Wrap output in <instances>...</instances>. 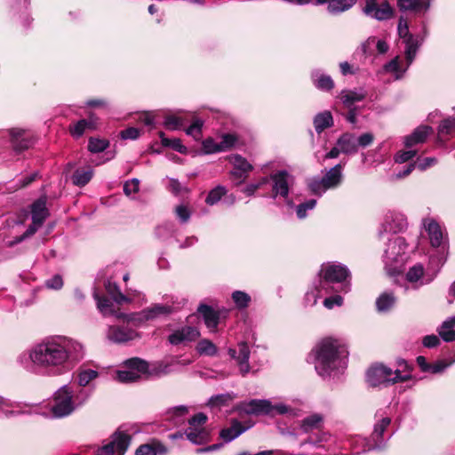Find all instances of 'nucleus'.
Returning a JSON list of instances; mask_svg holds the SVG:
<instances>
[{"mask_svg": "<svg viewBox=\"0 0 455 455\" xmlns=\"http://www.w3.org/2000/svg\"><path fill=\"white\" fill-rule=\"evenodd\" d=\"M18 361L27 371L49 374L57 366V338L44 339L28 353L21 354Z\"/></svg>", "mask_w": 455, "mask_h": 455, "instance_id": "obj_1", "label": "nucleus"}, {"mask_svg": "<svg viewBox=\"0 0 455 455\" xmlns=\"http://www.w3.org/2000/svg\"><path fill=\"white\" fill-rule=\"evenodd\" d=\"M347 351L339 340L331 338L322 339L313 349L309 357H313L315 369L323 377L329 376L340 363L342 358L347 357Z\"/></svg>", "mask_w": 455, "mask_h": 455, "instance_id": "obj_2", "label": "nucleus"}, {"mask_svg": "<svg viewBox=\"0 0 455 455\" xmlns=\"http://www.w3.org/2000/svg\"><path fill=\"white\" fill-rule=\"evenodd\" d=\"M399 369L393 371L383 364L371 366L366 373V380L371 387L391 385L411 379L410 368L404 360L398 361Z\"/></svg>", "mask_w": 455, "mask_h": 455, "instance_id": "obj_3", "label": "nucleus"}, {"mask_svg": "<svg viewBox=\"0 0 455 455\" xmlns=\"http://www.w3.org/2000/svg\"><path fill=\"white\" fill-rule=\"evenodd\" d=\"M84 357L83 347L66 336H59V365L65 371L71 370Z\"/></svg>", "mask_w": 455, "mask_h": 455, "instance_id": "obj_4", "label": "nucleus"}, {"mask_svg": "<svg viewBox=\"0 0 455 455\" xmlns=\"http://www.w3.org/2000/svg\"><path fill=\"white\" fill-rule=\"evenodd\" d=\"M321 272L323 275L321 286L327 292L329 291L330 285L334 283L339 285V289H336V291H348V283H346V280L349 276V271L347 267L340 264L329 263L322 267Z\"/></svg>", "mask_w": 455, "mask_h": 455, "instance_id": "obj_5", "label": "nucleus"}, {"mask_svg": "<svg viewBox=\"0 0 455 455\" xmlns=\"http://www.w3.org/2000/svg\"><path fill=\"white\" fill-rule=\"evenodd\" d=\"M238 411L248 415H275L285 414L289 408L283 404L273 405L268 400L252 399L242 402L237 406Z\"/></svg>", "mask_w": 455, "mask_h": 455, "instance_id": "obj_6", "label": "nucleus"}, {"mask_svg": "<svg viewBox=\"0 0 455 455\" xmlns=\"http://www.w3.org/2000/svg\"><path fill=\"white\" fill-rule=\"evenodd\" d=\"M406 249L407 243L403 237L393 235L388 239L384 254V262L386 268L390 274L395 272L397 265L403 263Z\"/></svg>", "mask_w": 455, "mask_h": 455, "instance_id": "obj_7", "label": "nucleus"}, {"mask_svg": "<svg viewBox=\"0 0 455 455\" xmlns=\"http://www.w3.org/2000/svg\"><path fill=\"white\" fill-rule=\"evenodd\" d=\"M31 216L32 224L28 228L23 235L15 238L13 243H20L26 238L33 235L49 216V211L46 207V200L44 198H39L32 204Z\"/></svg>", "mask_w": 455, "mask_h": 455, "instance_id": "obj_8", "label": "nucleus"}, {"mask_svg": "<svg viewBox=\"0 0 455 455\" xmlns=\"http://www.w3.org/2000/svg\"><path fill=\"white\" fill-rule=\"evenodd\" d=\"M126 369L116 371V379L122 383L137 381L148 369V362L138 357L131 358L125 362Z\"/></svg>", "mask_w": 455, "mask_h": 455, "instance_id": "obj_9", "label": "nucleus"}, {"mask_svg": "<svg viewBox=\"0 0 455 455\" xmlns=\"http://www.w3.org/2000/svg\"><path fill=\"white\" fill-rule=\"evenodd\" d=\"M82 403H76L74 392L68 386H63L59 389V418L70 415Z\"/></svg>", "mask_w": 455, "mask_h": 455, "instance_id": "obj_10", "label": "nucleus"}, {"mask_svg": "<svg viewBox=\"0 0 455 455\" xmlns=\"http://www.w3.org/2000/svg\"><path fill=\"white\" fill-rule=\"evenodd\" d=\"M273 181L272 197L281 196L286 198L289 195V187L292 181V177L287 171H278L270 175L268 180Z\"/></svg>", "mask_w": 455, "mask_h": 455, "instance_id": "obj_11", "label": "nucleus"}, {"mask_svg": "<svg viewBox=\"0 0 455 455\" xmlns=\"http://www.w3.org/2000/svg\"><path fill=\"white\" fill-rule=\"evenodd\" d=\"M363 12L378 20H386L393 16V9L387 1L379 4L377 0H365Z\"/></svg>", "mask_w": 455, "mask_h": 455, "instance_id": "obj_12", "label": "nucleus"}, {"mask_svg": "<svg viewBox=\"0 0 455 455\" xmlns=\"http://www.w3.org/2000/svg\"><path fill=\"white\" fill-rule=\"evenodd\" d=\"M435 275L436 273L429 274L428 271H425L423 266L418 263L409 268L406 273V280L415 284V287H419L432 282Z\"/></svg>", "mask_w": 455, "mask_h": 455, "instance_id": "obj_13", "label": "nucleus"}, {"mask_svg": "<svg viewBox=\"0 0 455 455\" xmlns=\"http://www.w3.org/2000/svg\"><path fill=\"white\" fill-rule=\"evenodd\" d=\"M228 355L235 359L240 372L243 375H245L250 371V364H249V357H250V349L245 342H240L237 345V348H229Z\"/></svg>", "mask_w": 455, "mask_h": 455, "instance_id": "obj_14", "label": "nucleus"}, {"mask_svg": "<svg viewBox=\"0 0 455 455\" xmlns=\"http://www.w3.org/2000/svg\"><path fill=\"white\" fill-rule=\"evenodd\" d=\"M199 335L200 332L196 327L185 326L170 334L168 340L172 345L177 346L196 340Z\"/></svg>", "mask_w": 455, "mask_h": 455, "instance_id": "obj_15", "label": "nucleus"}, {"mask_svg": "<svg viewBox=\"0 0 455 455\" xmlns=\"http://www.w3.org/2000/svg\"><path fill=\"white\" fill-rule=\"evenodd\" d=\"M406 226L407 221L403 214L395 212H387L382 224L385 232L394 234L401 232Z\"/></svg>", "mask_w": 455, "mask_h": 455, "instance_id": "obj_16", "label": "nucleus"}, {"mask_svg": "<svg viewBox=\"0 0 455 455\" xmlns=\"http://www.w3.org/2000/svg\"><path fill=\"white\" fill-rule=\"evenodd\" d=\"M182 364L187 365L190 363V361H183L180 360H172L171 363H165L164 361L155 362L153 363H148V369L145 371L144 374H147L149 377H161L166 374H169L173 371V366L175 364Z\"/></svg>", "mask_w": 455, "mask_h": 455, "instance_id": "obj_17", "label": "nucleus"}, {"mask_svg": "<svg viewBox=\"0 0 455 455\" xmlns=\"http://www.w3.org/2000/svg\"><path fill=\"white\" fill-rule=\"evenodd\" d=\"M137 332L128 326H110L108 331V338L116 343L127 342L134 339Z\"/></svg>", "mask_w": 455, "mask_h": 455, "instance_id": "obj_18", "label": "nucleus"}, {"mask_svg": "<svg viewBox=\"0 0 455 455\" xmlns=\"http://www.w3.org/2000/svg\"><path fill=\"white\" fill-rule=\"evenodd\" d=\"M98 126V118L93 115L90 114L88 119H82L73 125L69 126L70 134L78 139L84 135L86 131H94Z\"/></svg>", "mask_w": 455, "mask_h": 455, "instance_id": "obj_19", "label": "nucleus"}, {"mask_svg": "<svg viewBox=\"0 0 455 455\" xmlns=\"http://www.w3.org/2000/svg\"><path fill=\"white\" fill-rule=\"evenodd\" d=\"M10 135L12 145L16 152L28 148L33 143L25 130L13 128L10 131Z\"/></svg>", "mask_w": 455, "mask_h": 455, "instance_id": "obj_20", "label": "nucleus"}, {"mask_svg": "<svg viewBox=\"0 0 455 455\" xmlns=\"http://www.w3.org/2000/svg\"><path fill=\"white\" fill-rule=\"evenodd\" d=\"M423 225L428 234L432 246L439 247L443 240V233L440 225L433 219L424 220Z\"/></svg>", "mask_w": 455, "mask_h": 455, "instance_id": "obj_21", "label": "nucleus"}, {"mask_svg": "<svg viewBox=\"0 0 455 455\" xmlns=\"http://www.w3.org/2000/svg\"><path fill=\"white\" fill-rule=\"evenodd\" d=\"M317 4H327V10L331 14H339L348 11L356 0H316Z\"/></svg>", "mask_w": 455, "mask_h": 455, "instance_id": "obj_22", "label": "nucleus"}, {"mask_svg": "<svg viewBox=\"0 0 455 455\" xmlns=\"http://www.w3.org/2000/svg\"><path fill=\"white\" fill-rule=\"evenodd\" d=\"M198 313L202 315L210 331H215L220 320L219 313L207 305H201L198 307Z\"/></svg>", "mask_w": 455, "mask_h": 455, "instance_id": "obj_23", "label": "nucleus"}, {"mask_svg": "<svg viewBox=\"0 0 455 455\" xmlns=\"http://www.w3.org/2000/svg\"><path fill=\"white\" fill-rule=\"evenodd\" d=\"M251 427V426L243 427L240 421L233 420L229 427H226L220 431V436L224 440L225 443H230L243 433H244Z\"/></svg>", "mask_w": 455, "mask_h": 455, "instance_id": "obj_24", "label": "nucleus"}, {"mask_svg": "<svg viewBox=\"0 0 455 455\" xmlns=\"http://www.w3.org/2000/svg\"><path fill=\"white\" fill-rule=\"evenodd\" d=\"M172 311V307L157 304L139 313L137 319L139 321H148L161 315H169Z\"/></svg>", "mask_w": 455, "mask_h": 455, "instance_id": "obj_25", "label": "nucleus"}, {"mask_svg": "<svg viewBox=\"0 0 455 455\" xmlns=\"http://www.w3.org/2000/svg\"><path fill=\"white\" fill-rule=\"evenodd\" d=\"M391 419L388 417L383 418L379 422L376 423L374 426V430L372 433V438L376 442L375 444H367V448H364L363 451H371L374 449L380 448V444L379 442L382 439L383 434L386 428L390 425Z\"/></svg>", "mask_w": 455, "mask_h": 455, "instance_id": "obj_26", "label": "nucleus"}, {"mask_svg": "<svg viewBox=\"0 0 455 455\" xmlns=\"http://www.w3.org/2000/svg\"><path fill=\"white\" fill-rule=\"evenodd\" d=\"M432 129L429 126H419L409 136L404 139V145L406 148L422 143L426 140Z\"/></svg>", "mask_w": 455, "mask_h": 455, "instance_id": "obj_27", "label": "nucleus"}, {"mask_svg": "<svg viewBox=\"0 0 455 455\" xmlns=\"http://www.w3.org/2000/svg\"><path fill=\"white\" fill-rule=\"evenodd\" d=\"M341 153L355 154L357 152V144L355 136L351 133H345L337 141Z\"/></svg>", "mask_w": 455, "mask_h": 455, "instance_id": "obj_28", "label": "nucleus"}, {"mask_svg": "<svg viewBox=\"0 0 455 455\" xmlns=\"http://www.w3.org/2000/svg\"><path fill=\"white\" fill-rule=\"evenodd\" d=\"M322 179L325 184V188L337 187L342 179L341 165L339 164L331 168Z\"/></svg>", "mask_w": 455, "mask_h": 455, "instance_id": "obj_29", "label": "nucleus"}, {"mask_svg": "<svg viewBox=\"0 0 455 455\" xmlns=\"http://www.w3.org/2000/svg\"><path fill=\"white\" fill-rule=\"evenodd\" d=\"M167 449L159 442H152L151 443H146L140 445L137 450L136 455H157L165 454Z\"/></svg>", "mask_w": 455, "mask_h": 455, "instance_id": "obj_30", "label": "nucleus"}, {"mask_svg": "<svg viewBox=\"0 0 455 455\" xmlns=\"http://www.w3.org/2000/svg\"><path fill=\"white\" fill-rule=\"evenodd\" d=\"M366 93L363 90H344L340 93V100L344 105L350 108L354 103L363 100Z\"/></svg>", "mask_w": 455, "mask_h": 455, "instance_id": "obj_31", "label": "nucleus"}, {"mask_svg": "<svg viewBox=\"0 0 455 455\" xmlns=\"http://www.w3.org/2000/svg\"><path fill=\"white\" fill-rule=\"evenodd\" d=\"M312 80L315 86L319 90L330 91L334 86L331 77L322 74L319 70H315L312 73Z\"/></svg>", "mask_w": 455, "mask_h": 455, "instance_id": "obj_32", "label": "nucleus"}, {"mask_svg": "<svg viewBox=\"0 0 455 455\" xmlns=\"http://www.w3.org/2000/svg\"><path fill=\"white\" fill-rule=\"evenodd\" d=\"M187 438L195 444H203L208 440V432L204 428L190 426L185 432Z\"/></svg>", "mask_w": 455, "mask_h": 455, "instance_id": "obj_33", "label": "nucleus"}, {"mask_svg": "<svg viewBox=\"0 0 455 455\" xmlns=\"http://www.w3.org/2000/svg\"><path fill=\"white\" fill-rule=\"evenodd\" d=\"M397 4L402 11H419L429 8V0H397Z\"/></svg>", "mask_w": 455, "mask_h": 455, "instance_id": "obj_34", "label": "nucleus"}, {"mask_svg": "<svg viewBox=\"0 0 455 455\" xmlns=\"http://www.w3.org/2000/svg\"><path fill=\"white\" fill-rule=\"evenodd\" d=\"M439 335L446 342L455 340V316L443 323L439 329Z\"/></svg>", "mask_w": 455, "mask_h": 455, "instance_id": "obj_35", "label": "nucleus"}, {"mask_svg": "<svg viewBox=\"0 0 455 455\" xmlns=\"http://www.w3.org/2000/svg\"><path fill=\"white\" fill-rule=\"evenodd\" d=\"M105 287L108 293L117 304H123L131 301L127 296L122 293L119 286L116 283L108 281L105 284Z\"/></svg>", "mask_w": 455, "mask_h": 455, "instance_id": "obj_36", "label": "nucleus"}, {"mask_svg": "<svg viewBox=\"0 0 455 455\" xmlns=\"http://www.w3.org/2000/svg\"><path fill=\"white\" fill-rule=\"evenodd\" d=\"M332 123V116L328 111L320 113L314 118L315 129L318 133H321L324 129L331 126Z\"/></svg>", "mask_w": 455, "mask_h": 455, "instance_id": "obj_37", "label": "nucleus"}, {"mask_svg": "<svg viewBox=\"0 0 455 455\" xmlns=\"http://www.w3.org/2000/svg\"><path fill=\"white\" fill-rule=\"evenodd\" d=\"M323 422V417L320 414H313L302 420L300 427L303 432L308 433L320 428Z\"/></svg>", "mask_w": 455, "mask_h": 455, "instance_id": "obj_38", "label": "nucleus"}, {"mask_svg": "<svg viewBox=\"0 0 455 455\" xmlns=\"http://www.w3.org/2000/svg\"><path fill=\"white\" fill-rule=\"evenodd\" d=\"M403 43L405 44V58L408 62L407 67H409L415 59L419 44L417 39L413 36H409Z\"/></svg>", "mask_w": 455, "mask_h": 455, "instance_id": "obj_39", "label": "nucleus"}, {"mask_svg": "<svg viewBox=\"0 0 455 455\" xmlns=\"http://www.w3.org/2000/svg\"><path fill=\"white\" fill-rule=\"evenodd\" d=\"M93 172L91 169L87 170H76L72 175V182L76 186L84 187L92 178Z\"/></svg>", "mask_w": 455, "mask_h": 455, "instance_id": "obj_40", "label": "nucleus"}, {"mask_svg": "<svg viewBox=\"0 0 455 455\" xmlns=\"http://www.w3.org/2000/svg\"><path fill=\"white\" fill-rule=\"evenodd\" d=\"M395 302V298L392 293L384 292L376 300V307L379 312H385L391 308Z\"/></svg>", "mask_w": 455, "mask_h": 455, "instance_id": "obj_41", "label": "nucleus"}, {"mask_svg": "<svg viewBox=\"0 0 455 455\" xmlns=\"http://www.w3.org/2000/svg\"><path fill=\"white\" fill-rule=\"evenodd\" d=\"M188 123L181 116L171 115L165 117L164 125L169 130H180Z\"/></svg>", "mask_w": 455, "mask_h": 455, "instance_id": "obj_42", "label": "nucleus"}, {"mask_svg": "<svg viewBox=\"0 0 455 455\" xmlns=\"http://www.w3.org/2000/svg\"><path fill=\"white\" fill-rule=\"evenodd\" d=\"M40 410H41L40 413L47 418L54 419L57 417V395H56V393L53 394L52 398L49 402L44 403L40 407Z\"/></svg>", "mask_w": 455, "mask_h": 455, "instance_id": "obj_43", "label": "nucleus"}, {"mask_svg": "<svg viewBox=\"0 0 455 455\" xmlns=\"http://www.w3.org/2000/svg\"><path fill=\"white\" fill-rule=\"evenodd\" d=\"M159 136L161 138V140H162V144L164 146V147H170L172 148V149L181 153V154H186L188 149L187 148L181 143V140H179V139H168V138H165L164 137V133L163 132H161L159 133Z\"/></svg>", "mask_w": 455, "mask_h": 455, "instance_id": "obj_44", "label": "nucleus"}, {"mask_svg": "<svg viewBox=\"0 0 455 455\" xmlns=\"http://www.w3.org/2000/svg\"><path fill=\"white\" fill-rule=\"evenodd\" d=\"M98 376L99 373L97 371L80 368L78 373V384L81 387H86L92 380L95 379Z\"/></svg>", "mask_w": 455, "mask_h": 455, "instance_id": "obj_45", "label": "nucleus"}, {"mask_svg": "<svg viewBox=\"0 0 455 455\" xmlns=\"http://www.w3.org/2000/svg\"><path fill=\"white\" fill-rule=\"evenodd\" d=\"M188 413L186 406L180 405L172 408L167 412V419L172 420L174 424L181 422L182 418Z\"/></svg>", "mask_w": 455, "mask_h": 455, "instance_id": "obj_46", "label": "nucleus"}, {"mask_svg": "<svg viewBox=\"0 0 455 455\" xmlns=\"http://www.w3.org/2000/svg\"><path fill=\"white\" fill-rule=\"evenodd\" d=\"M230 162L234 165V168L242 171L240 173L243 174V172H251L252 170V165L243 156L239 155H233L230 156Z\"/></svg>", "mask_w": 455, "mask_h": 455, "instance_id": "obj_47", "label": "nucleus"}, {"mask_svg": "<svg viewBox=\"0 0 455 455\" xmlns=\"http://www.w3.org/2000/svg\"><path fill=\"white\" fill-rule=\"evenodd\" d=\"M196 349L200 355L212 356L217 354L216 346L209 339L200 340L196 346Z\"/></svg>", "mask_w": 455, "mask_h": 455, "instance_id": "obj_48", "label": "nucleus"}, {"mask_svg": "<svg viewBox=\"0 0 455 455\" xmlns=\"http://www.w3.org/2000/svg\"><path fill=\"white\" fill-rule=\"evenodd\" d=\"M93 296L97 301V307L103 315H108L113 314V310H112L113 304L109 301V299H108L106 298L100 297L97 294V292H94Z\"/></svg>", "mask_w": 455, "mask_h": 455, "instance_id": "obj_49", "label": "nucleus"}, {"mask_svg": "<svg viewBox=\"0 0 455 455\" xmlns=\"http://www.w3.org/2000/svg\"><path fill=\"white\" fill-rule=\"evenodd\" d=\"M109 143L106 140L99 139V138H90L88 143V149L92 153H100L104 151Z\"/></svg>", "mask_w": 455, "mask_h": 455, "instance_id": "obj_50", "label": "nucleus"}, {"mask_svg": "<svg viewBox=\"0 0 455 455\" xmlns=\"http://www.w3.org/2000/svg\"><path fill=\"white\" fill-rule=\"evenodd\" d=\"M225 194H226L225 188L221 187V186H218L209 192V194L205 199V202L209 205H213L216 203H218Z\"/></svg>", "mask_w": 455, "mask_h": 455, "instance_id": "obj_51", "label": "nucleus"}, {"mask_svg": "<svg viewBox=\"0 0 455 455\" xmlns=\"http://www.w3.org/2000/svg\"><path fill=\"white\" fill-rule=\"evenodd\" d=\"M204 122L200 119H195L194 122L186 129V133L198 140L202 138V127Z\"/></svg>", "mask_w": 455, "mask_h": 455, "instance_id": "obj_52", "label": "nucleus"}, {"mask_svg": "<svg viewBox=\"0 0 455 455\" xmlns=\"http://www.w3.org/2000/svg\"><path fill=\"white\" fill-rule=\"evenodd\" d=\"M455 132V117L444 119L438 128L440 137L451 134Z\"/></svg>", "mask_w": 455, "mask_h": 455, "instance_id": "obj_53", "label": "nucleus"}, {"mask_svg": "<svg viewBox=\"0 0 455 455\" xmlns=\"http://www.w3.org/2000/svg\"><path fill=\"white\" fill-rule=\"evenodd\" d=\"M232 299L239 308L247 307L251 300V297L247 293L240 291H234Z\"/></svg>", "mask_w": 455, "mask_h": 455, "instance_id": "obj_54", "label": "nucleus"}, {"mask_svg": "<svg viewBox=\"0 0 455 455\" xmlns=\"http://www.w3.org/2000/svg\"><path fill=\"white\" fill-rule=\"evenodd\" d=\"M237 141V138L233 134H224L221 137V141L219 142L220 152L228 151L231 149L235 142Z\"/></svg>", "mask_w": 455, "mask_h": 455, "instance_id": "obj_55", "label": "nucleus"}, {"mask_svg": "<svg viewBox=\"0 0 455 455\" xmlns=\"http://www.w3.org/2000/svg\"><path fill=\"white\" fill-rule=\"evenodd\" d=\"M308 187L311 192L317 196H322L328 188H325V184L323 179H312L308 182Z\"/></svg>", "mask_w": 455, "mask_h": 455, "instance_id": "obj_56", "label": "nucleus"}, {"mask_svg": "<svg viewBox=\"0 0 455 455\" xmlns=\"http://www.w3.org/2000/svg\"><path fill=\"white\" fill-rule=\"evenodd\" d=\"M268 183V177H263L261 178L258 182L256 183H251L247 185L243 189V192L248 196H251L254 195V193L260 188L263 185H266Z\"/></svg>", "mask_w": 455, "mask_h": 455, "instance_id": "obj_57", "label": "nucleus"}, {"mask_svg": "<svg viewBox=\"0 0 455 455\" xmlns=\"http://www.w3.org/2000/svg\"><path fill=\"white\" fill-rule=\"evenodd\" d=\"M234 396L231 394H221L212 396L209 400L211 406H220L228 403V402L233 400Z\"/></svg>", "mask_w": 455, "mask_h": 455, "instance_id": "obj_58", "label": "nucleus"}, {"mask_svg": "<svg viewBox=\"0 0 455 455\" xmlns=\"http://www.w3.org/2000/svg\"><path fill=\"white\" fill-rule=\"evenodd\" d=\"M203 150L205 154H214L220 152V145L213 139L208 138L202 143Z\"/></svg>", "mask_w": 455, "mask_h": 455, "instance_id": "obj_59", "label": "nucleus"}, {"mask_svg": "<svg viewBox=\"0 0 455 455\" xmlns=\"http://www.w3.org/2000/svg\"><path fill=\"white\" fill-rule=\"evenodd\" d=\"M316 205V200L310 199L303 204H300L297 207V216L299 219H303L307 216V211L312 210Z\"/></svg>", "mask_w": 455, "mask_h": 455, "instance_id": "obj_60", "label": "nucleus"}, {"mask_svg": "<svg viewBox=\"0 0 455 455\" xmlns=\"http://www.w3.org/2000/svg\"><path fill=\"white\" fill-rule=\"evenodd\" d=\"M384 68L387 72H391V73H395V78L396 79H399L403 73L405 71L403 70L401 72V74H399L400 72V64H399V58L398 57H395V59H393L392 60H390L388 63H387L385 66H384Z\"/></svg>", "mask_w": 455, "mask_h": 455, "instance_id": "obj_61", "label": "nucleus"}, {"mask_svg": "<svg viewBox=\"0 0 455 455\" xmlns=\"http://www.w3.org/2000/svg\"><path fill=\"white\" fill-rule=\"evenodd\" d=\"M175 213L182 223L188 222L191 216L189 208L184 204L178 205L175 208Z\"/></svg>", "mask_w": 455, "mask_h": 455, "instance_id": "obj_62", "label": "nucleus"}, {"mask_svg": "<svg viewBox=\"0 0 455 455\" xmlns=\"http://www.w3.org/2000/svg\"><path fill=\"white\" fill-rule=\"evenodd\" d=\"M140 189V180L138 179H132L130 180H127L124 184V192L126 196H131L132 194H135Z\"/></svg>", "mask_w": 455, "mask_h": 455, "instance_id": "obj_63", "label": "nucleus"}, {"mask_svg": "<svg viewBox=\"0 0 455 455\" xmlns=\"http://www.w3.org/2000/svg\"><path fill=\"white\" fill-rule=\"evenodd\" d=\"M416 155H417L416 150L409 149V150L400 151L395 155V160L396 163L403 164V163H406L409 160L412 159Z\"/></svg>", "mask_w": 455, "mask_h": 455, "instance_id": "obj_64", "label": "nucleus"}]
</instances>
